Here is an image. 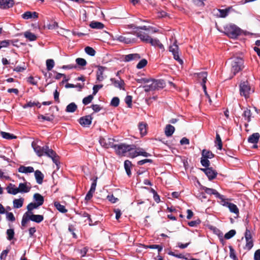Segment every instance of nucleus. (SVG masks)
I'll return each mask as SVG.
<instances>
[{"instance_id":"1","label":"nucleus","mask_w":260,"mask_h":260,"mask_svg":"<svg viewBox=\"0 0 260 260\" xmlns=\"http://www.w3.org/2000/svg\"><path fill=\"white\" fill-rule=\"evenodd\" d=\"M231 65V71L233 76H235L238 72L242 71L244 67V60L240 57H233L230 58Z\"/></svg>"},{"instance_id":"2","label":"nucleus","mask_w":260,"mask_h":260,"mask_svg":"<svg viewBox=\"0 0 260 260\" xmlns=\"http://www.w3.org/2000/svg\"><path fill=\"white\" fill-rule=\"evenodd\" d=\"M243 30L235 24H230L224 27V33L229 38L236 39L240 36Z\"/></svg>"},{"instance_id":"3","label":"nucleus","mask_w":260,"mask_h":260,"mask_svg":"<svg viewBox=\"0 0 260 260\" xmlns=\"http://www.w3.org/2000/svg\"><path fill=\"white\" fill-rule=\"evenodd\" d=\"M114 149L115 152L118 155H124L125 153L135 150L136 146L135 145H127L124 143H121L119 144H115Z\"/></svg>"},{"instance_id":"4","label":"nucleus","mask_w":260,"mask_h":260,"mask_svg":"<svg viewBox=\"0 0 260 260\" xmlns=\"http://www.w3.org/2000/svg\"><path fill=\"white\" fill-rule=\"evenodd\" d=\"M239 88L240 95L246 99L248 98L249 95L254 91L247 80L241 82Z\"/></svg>"},{"instance_id":"5","label":"nucleus","mask_w":260,"mask_h":260,"mask_svg":"<svg viewBox=\"0 0 260 260\" xmlns=\"http://www.w3.org/2000/svg\"><path fill=\"white\" fill-rule=\"evenodd\" d=\"M179 47L177 45V40L172 45L169 47V51L172 53L174 59L177 61L180 64L183 63V60L180 58L179 55Z\"/></svg>"},{"instance_id":"6","label":"nucleus","mask_w":260,"mask_h":260,"mask_svg":"<svg viewBox=\"0 0 260 260\" xmlns=\"http://www.w3.org/2000/svg\"><path fill=\"white\" fill-rule=\"evenodd\" d=\"M50 158L55 165V170H58L60 167V157L52 149H50Z\"/></svg>"},{"instance_id":"7","label":"nucleus","mask_w":260,"mask_h":260,"mask_svg":"<svg viewBox=\"0 0 260 260\" xmlns=\"http://www.w3.org/2000/svg\"><path fill=\"white\" fill-rule=\"evenodd\" d=\"M32 146L34 147L35 151L36 152L37 155L39 156L43 155H46L49 156V148L48 146L41 147L40 146L36 145L32 143Z\"/></svg>"},{"instance_id":"8","label":"nucleus","mask_w":260,"mask_h":260,"mask_svg":"<svg viewBox=\"0 0 260 260\" xmlns=\"http://www.w3.org/2000/svg\"><path fill=\"white\" fill-rule=\"evenodd\" d=\"M115 140L113 138H108L106 140L105 138L101 137L99 140V142L101 146L106 148H114L115 144L114 143Z\"/></svg>"},{"instance_id":"9","label":"nucleus","mask_w":260,"mask_h":260,"mask_svg":"<svg viewBox=\"0 0 260 260\" xmlns=\"http://www.w3.org/2000/svg\"><path fill=\"white\" fill-rule=\"evenodd\" d=\"M226 200L224 197L223 200L221 201L222 205L228 207L231 212L238 215L239 211L237 206L232 203L227 202Z\"/></svg>"},{"instance_id":"10","label":"nucleus","mask_w":260,"mask_h":260,"mask_svg":"<svg viewBox=\"0 0 260 260\" xmlns=\"http://www.w3.org/2000/svg\"><path fill=\"white\" fill-rule=\"evenodd\" d=\"M201 170L207 175L210 180L215 179L217 175V172L211 167L201 168Z\"/></svg>"},{"instance_id":"11","label":"nucleus","mask_w":260,"mask_h":260,"mask_svg":"<svg viewBox=\"0 0 260 260\" xmlns=\"http://www.w3.org/2000/svg\"><path fill=\"white\" fill-rule=\"evenodd\" d=\"M92 117L88 115L80 117L79 120V123L83 127H88L91 123Z\"/></svg>"},{"instance_id":"12","label":"nucleus","mask_w":260,"mask_h":260,"mask_svg":"<svg viewBox=\"0 0 260 260\" xmlns=\"http://www.w3.org/2000/svg\"><path fill=\"white\" fill-rule=\"evenodd\" d=\"M203 189L206 193L210 195L213 194L216 198L220 199L221 201L223 200L224 196L220 194L216 190L213 188H208L207 187H203Z\"/></svg>"},{"instance_id":"13","label":"nucleus","mask_w":260,"mask_h":260,"mask_svg":"<svg viewBox=\"0 0 260 260\" xmlns=\"http://www.w3.org/2000/svg\"><path fill=\"white\" fill-rule=\"evenodd\" d=\"M119 80H116L115 78H111L110 81L112 82L113 85L120 89L125 90L124 86L125 83L123 80L120 78Z\"/></svg>"},{"instance_id":"14","label":"nucleus","mask_w":260,"mask_h":260,"mask_svg":"<svg viewBox=\"0 0 260 260\" xmlns=\"http://www.w3.org/2000/svg\"><path fill=\"white\" fill-rule=\"evenodd\" d=\"M14 5V0H0V8L7 9L11 8Z\"/></svg>"},{"instance_id":"15","label":"nucleus","mask_w":260,"mask_h":260,"mask_svg":"<svg viewBox=\"0 0 260 260\" xmlns=\"http://www.w3.org/2000/svg\"><path fill=\"white\" fill-rule=\"evenodd\" d=\"M141 58V56L138 53H134V54H129L126 55H124L123 60L125 62L131 61L132 60H138Z\"/></svg>"},{"instance_id":"16","label":"nucleus","mask_w":260,"mask_h":260,"mask_svg":"<svg viewBox=\"0 0 260 260\" xmlns=\"http://www.w3.org/2000/svg\"><path fill=\"white\" fill-rule=\"evenodd\" d=\"M136 36L139 38L141 41L145 43H148L151 39V37L148 34L144 32L139 31L137 32Z\"/></svg>"},{"instance_id":"17","label":"nucleus","mask_w":260,"mask_h":260,"mask_svg":"<svg viewBox=\"0 0 260 260\" xmlns=\"http://www.w3.org/2000/svg\"><path fill=\"white\" fill-rule=\"evenodd\" d=\"M7 192L9 194L15 195L19 192L18 187L12 183H10L6 188Z\"/></svg>"},{"instance_id":"18","label":"nucleus","mask_w":260,"mask_h":260,"mask_svg":"<svg viewBox=\"0 0 260 260\" xmlns=\"http://www.w3.org/2000/svg\"><path fill=\"white\" fill-rule=\"evenodd\" d=\"M28 215L30 220L37 223H40L44 219V217L42 215H35L33 214L32 213H29Z\"/></svg>"},{"instance_id":"19","label":"nucleus","mask_w":260,"mask_h":260,"mask_svg":"<svg viewBox=\"0 0 260 260\" xmlns=\"http://www.w3.org/2000/svg\"><path fill=\"white\" fill-rule=\"evenodd\" d=\"M38 17V13L36 12L26 11L22 15V18L24 19H36Z\"/></svg>"},{"instance_id":"20","label":"nucleus","mask_w":260,"mask_h":260,"mask_svg":"<svg viewBox=\"0 0 260 260\" xmlns=\"http://www.w3.org/2000/svg\"><path fill=\"white\" fill-rule=\"evenodd\" d=\"M260 135L258 133H255L250 135L248 138V142L253 144H257L258 142Z\"/></svg>"},{"instance_id":"21","label":"nucleus","mask_w":260,"mask_h":260,"mask_svg":"<svg viewBox=\"0 0 260 260\" xmlns=\"http://www.w3.org/2000/svg\"><path fill=\"white\" fill-rule=\"evenodd\" d=\"M106 67L103 66H98V70L96 72V80L99 81H102L104 80L103 73Z\"/></svg>"},{"instance_id":"22","label":"nucleus","mask_w":260,"mask_h":260,"mask_svg":"<svg viewBox=\"0 0 260 260\" xmlns=\"http://www.w3.org/2000/svg\"><path fill=\"white\" fill-rule=\"evenodd\" d=\"M175 127L171 124H167L166 126L165 133L167 137L171 136L175 131Z\"/></svg>"},{"instance_id":"23","label":"nucleus","mask_w":260,"mask_h":260,"mask_svg":"<svg viewBox=\"0 0 260 260\" xmlns=\"http://www.w3.org/2000/svg\"><path fill=\"white\" fill-rule=\"evenodd\" d=\"M142 246L144 247L145 248H150V249H157L158 250V254H159L160 252L161 251V250L163 249V247L161 245H156V244H152V245H146L144 244H141Z\"/></svg>"},{"instance_id":"24","label":"nucleus","mask_w":260,"mask_h":260,"mask_svg":"<svg viewBox=\"0 0 260 260\" xmlns=\"http://www.w3.org/2000/svg\"><path fill=\"white\" fill-rule=\"evenodd\" d=\"M153 81L155 86H156V89L163 88L166 86V83L164 80H153Z\"/></svg>"},{"instance_id":"25","label":"nucleus","mask_w":260,"mask_h":260,"mask_svg":"<svg viewBox=\"0 0 260 260\" xmlns=\"http://www.w3.org/2000/svg\"><path fill=\"white\" fill-rule=\"evenodd\" d=\"M132 166V162L128 160H126L124 162V167L127 175L128 176L131 175V168Z\"/></svg>"},{"instance_id":"26","label":"nucleus","mask_w":260,"mask_h":260,"mask_svg":"<svg viewBox=\"0 0 260 260\" xmlns=\"http://www.w3.org/2000/svg\"><path fill=\"white\" fill-rule=\"evenodd\" d=\"M54 205L56 209L61 213H65L67 212L68 210L66 209L64 206L61 205L58 202H54Z\"/></svg>"},{"instance_id":"27","label":"nucleus","mask_w":260,"mask_h":260,"mask_svg":"<svg viewBox=\"0 0 260 260\" xmlns=\"http://www.w3.org/2000/svg\"><path fill=\"white\" fill-rule=\"evenodd\" d=\"M35 178L38 184H41L44 177L43 174L39 170H36L35 172Z\"/></svg>"},{"instance_id":"28","label":"nucleus","mask_w":260,"mask_h":260,"mask_svg":"<svg viewBox=\"0 0 260 260\" xmlns=\"http://www.w3.org/2000/svg\"><path fill=\"white\" fill-rule=\"evenodd\" d=\"M89 26L92 28L100 29H102L104 27V25L103 23L98 21H92L90 23Z\"/></svg>"},{"instance_id":"29","label":"nucleus","mask_w":260,"mask_h":260,"mask_svg":"<svg viewBox=\"0 0 260 260\" xmlns=\"http://www.w3.org/2000/svg\"><path fill=\"white\" fill-rule=\"evenodd\" d=\"M39 206L40 205L38 204L37 203H30L27 206V211L26 213L28 214L31 213L34 209L38 208Z\"/></svg>"},{"instance_id":"30","label":"nucleus","mask_w":260,"mask_h":260,"mask_svg":"<svg viewBox=\"0 0 260 260\" xmlns=\"http://www.w3.org/2000/svg\"><path fill=\"white\" fill-rule=\"evenodd\" d=\"M147 124L144 122H140L139 124V129L142 136H145L147 134Z\"/></svg>"},{"instance_id":"31","label":"nucleus","mask_w":260,"mask_h":260,"mask_svg":"<svg viewBox=\"0 0 260 260\" xmlns=\"http://www.w3.org/2000/svg\"><path fill=\"white\" fill-rule=\"evenodd\" d=\"M202 157L205 158H212L214 157L215 155L210 150L203 149L202 152Z\"/></svg>"},{"instance_id":"32","label":"nucleus","mask_w":260,"mask_h":260,"mask_svg":"<svg viewBox=\"0 0 260 260\" xmlns=\"http://www.w3.org/2000/svg\"><path fill=\"white\" fill-rule=\"evenodd\" d=\"M77 109V106L74 103L69 104L66 107V111L69 113H73Z\"/></svg>"},{"instance_id":"33","label":"nucleus","mask_w":260,"mask_h":260,"mask_svg":"<svg viewBox=\"0 0 260 260\" xmlns=\"http://www.w3.org/2000/svg\"><path fill=\"white\" fill-rule=\"evenodd\" d=\"M24 202L23 198L15 199L13 200V207L14 208H20L23 206Z\"/></svg>"},{"instance_id":"34","label":"nucleus","mask_w":260,"mask_h":260,"mask_svg":"<svg viewBox=\"0 0 260 260\" xmlns=\"http://www.w3.org/2000/svg\"><path fill=\"white\" fill-rule=\"evenodd\" d=\"M34 199L36 202V203H37L38 204L40 205V206L43 205L44 201V198L40 194L38 193L34 194Z\"/></svg>"},{"instance_id":"35","label":"nucleus","mask_w":260,"mask_h":260,"mask_svg":"<svg viewBox=\"0 0 260 260\" xmlns=\"http://www.w3.org/2000/svg\"><path fill=\"white\" fill-rule=\"evenodd\" d=\"M197 77L199 78V80L202 82H206L207 79V72H202L197 74Z\"/></svg>"},{"instance_id":"36","label":"nucleus","mask_w":260,"mask_h":260,"mask_svg":"<svg viewBox=\"0 0 260 260\" xmlns=\"http://www.w3.org/2000/svg\"><path fill=\"white\" fill-rule=\"evenodd\" d=\"M251 115L252 113L251 110L248 108H246L242 114V116L245 117V119L248 122L251 121Z\"/></svg>"},{"instance_id":"37","label":"nucleus","mask_w":260,"mask_h":260,"mask_svg":"<svg viewBox=\"0 0 260 260\" xmlns=\"http://www.w3.org/2000/svg\"><path fill=\"white\" fill-rule=\"evenodd\" d=\"M18 189L19 190V192H28L30 188H28L26 183H20L19 184Z\"/></svg>"},{"instance_id":"38","label":"nucleus","mask_w":260,"mask_h":260,"mask_svg":"<svg viewBox=\"0 0 260 260\" xmlns=\"http://www.w3.org/2000/svg\"><path fill=\"white\" fill-rule=\"evenodd\" d=\"M151 81H152V83L150 84L143 86L144 89V91L146 92L156 90V86H155L153 80L151 79Z\"/></svg>"},{"instance_id":"39","label":"nucleus","mask_w":260,"mask_h":260,"mask_svg":"<svg viewBox=\"0 0 260 260\" xmlns=\"http://www.w3.org/2000/svg\"><path fill=\"white\" fill-rule=\"evenodd\" d=\"M24 36L30 41H34L37 39L36 36L34 34L28 31L25 32L24 33Z\"/></svg>"},{"instance_id":"40","label":"nucleus","mask_w":260,"mask_h":260,"mask_svg":"<svg viewBox=\"0 0 260 260\" xmlns=\"http://www.w3.org/2000/svg\"><path fill=\"white\" fill-rule=\"evenodd\" d=\"M30 220L29 215L26 212L23 214L21 220V226L22 227H25L27 225V222Z\"/></svg>"},{"instance_id":"41","label":"nucleus","mask_w":260,"mask_h":260,"mask_svg":"<svg viewBox=\"0 0 260 260\" xmlns=\"http://www.w3.org/2000/svg\"><path fill=\"white\" fill-rule=\"evenodd\" d=\"M1 135L3 138L7 140H11L16 138V137L13 135V134H11L10 133L5 132H1Z\"/></svg>"},{"instance_id":"42","label":"nucleus","mask_w":260,"mask_h":260,"mask_svg":"<svg viewBox=\"0 0 260 260\" xmlns=\"http://www.w3.org/2000/svg\"><path fill=\"white\" fill-rule=\"evenodd\" d=\"M215 143L218 146V149H222V143L220 135L218 133H216V140L215 141Z\"/></svg>"},{"instance_id":"43","label":"nucleus","mask_w":260,"mask_h":260,"mask_svg":"<svg viewBox=\"0 0 260 260\" xmlns=\"http://www.w3.org/2000/svg\"><path fill=\"white\" fill-rule=\"evenodd\" d=\"M7 235V239L9 241L12 240L14 239L15 232L13 229H8L6 232Z\"/></svg>"},{"instance_id":"44","label":"nucleus","mask_w":260,"mask_h":260,"mask_svg":"<svg viewBox=\"0 0 260 260\" xmlns=\"http://www.w3.org/2000/svg\"><path fill=\"white\" fill-rule=\"evenodd\" d=\"M230 249V257L233 260H238L236 256V251L232 246H229Z\"/></svg>"},{"instance_id":"45","label":"nucleus","mask_w":260,"mask_h":260,"mask_svg":"<svg viewBox=\"0 0 260 260\" xmlns=\"http://www.w3.org/2000/svg\"><path fill=\"white\" fill-rule=\"evenodd\" d=\"M218 11L219 13V14L217 15L219 17L221 18H225L228 14L229 13V9H218Z\"/></svg>"},{"instance_id":"46","label":"nucleus","mask_w":260,"mask_h":260,"mask_svg":"<svg viewBox=\"0 0 260 260\" xmlns=\"http://www.w3.org/2000/svg\"><path fill=\"white\" fill-rule=\"evenodd\" d=\"M84 50H85V52L87 54H88L91 56H94L95 54V51L92 47L87 46L85 48Z\"/></svg>"},{"instance_id":"47","label":"nucleus","mask_w":260,"mask_h":260,"mask_svg":"<svg viewBox=\"0 0 260 260\" xmlns=\"http://www.w3.org/2000/svg\"><path fill=\"white\" fill-rule=\"evenodd\" d=\"M76 63L81 67H84L86 65L87 62L86 60L82 58H77L76 59Z\"/></svg>"},{"instance_id":"48","label":"nucleus","mask_w":260,"mask_h":260,"mask_svg":"<svg viewBox=\"0 0 260 260\" xmlns=\"http://www.w3.org/2000/svg\"><path fill=\"white\" fill-rule=\"evenodd\" d=\"M147 64V60L146 59H141L137 64V68L141 69L145 67Z\"/></svg>"},{"instance_id":"49","label":"nucleus","mask_w":260,"mask_h":260,"mask_svg":"<svg viewBox=\"0 0 260 260\" xmlns=\"http://www.w3.org/2000/svg\"><path fill=\"white\" fill-rule=\"evenodd\" d=\"M119 102L120 100L118 97H114L111 101L110 105L114 107H117L119 106Z\"/></svg>"},{"instance_id":"50","label":"nucleus","mask_w":260,"mask_h":260,"mask_svg":"<svg viewBox=\"0 0 260 260\" xmlns=\"http://www.w3.org/2000/svg\"><path fill=\"white\" fill-rule=\"evenodd\" d=\"M93 99V94L89 95L88 96L84 98L83 99V100H82L83 104L85 105H87L91 102Z\"/></svg>"},{"instance_id":"51","label":"nucleus","mask_w":260,"mask_h":260,"mask_svg":"<svg viewBox=\"0 0 260 260\" xmlns=\"http://www.w3.org/2000/svg\"><path fill=\"white\" fill-rule=\"evenodd\" d=\"M35 106H38L39 108L41 107L40 105V103L39 102H28L26 104H25L23 106L24 108H26L27 107H32Z\"/></svg>"},{"instance_id":"52","label":"nucleus","mask_w":260,"mask_h":260,"mask_svg":"<svg viewBox=\"0 0 260 260\" xmlns=\"http://www.w3.org/2000/svg\"><path fill=\"white\" fill-rule=\"evenodd\" d=\"M236 233V232L235 230H231L224 235V238L226 239H230L234 236Z\"/></svg>"},{"instance_id":"53","label":"nucleus","mask_w":260,"mask_h":260,"mask_svg":"<svg viewBox=\"0 0 260 260\" xmlns=\"http://www.w3.org/2000/svg\"><path fill=\"white\" fill-rule=\"evenodd\" d=\"M117 40L121 42H123L126 44H128L131 42V40L129 39L126 38L123 36H118Z\"/></svg>"},{"instance_id":"54","label":"nucleus","mask_w":260,"mask_h":260,"mask_svg":"<svg viewBox=\"0 0 260 260\" xmlns=\"http://www.w3.org/2000/svg\"><path fill=\"white\" fill-rule=\"evenodd\" d=\"M201 163L203 167L209 168L210 162L208 158L202 157L201 160Z\"/></svg>"},{"instance_id":"55","label":"nucleus","mask_w":260,"mask_h":260,"mask_svg":"<svg viewBox=\"0 0 260 260\" xmlns=\"http://www.w3.org/2000/svg\"><path fill=\"white\" fill-rule=\"evenodd\" d=\"M246 245H245L246 248H247L248 250H249L252 248V247L253 246V242L252 238L250 239L249 240L248 239H248H246Z\"/></svg>"},{"instance_id":"56","label":"nucleus","mask_w":260,"mask_h":260,"mask_svg":"<svg viewBox=\"0 0 260 260\" xmlns=\"http://www.w3.org/2000/svg\"><path fill=\"white\" fill-rule=\"evenodd\" d=\"M52 178L53 179V182L55 185H57L58 183L59 177L57 174L55 173V170H54L52 174Z\"/></svg>"},{"instance_id":"57","label":"nucleus","mask_w":260,"mask_h":260,"mask_svg":"<svg viewBox=\"0 0 260 260\" xmlns=\"http://www.w3.org/2000/svg\"><path fill=\"white\" fill-rule=\"evenodd\" d=\"M75 230H76L75 228H74V226L73 225H70L69 226V228H68L69 231L70 232H71V233L72 234V235L73 236V237L74 238L77 239V236L76 234V233H75Z\"/></svg>"},{"instance_id":"58","label":"nucleus","mask_w":260,"mask_h":260,"mask_svg":"<svg viewBox=\"0 0 260 260\" xmlns=\"http://www.w3.org/2000/svg\"><path fill=\"white\" fill-rule=\"evenodd\" d=\"M137 149H139L138 150V153L139 155H142L144 157H148L151 156V154L149 153L145 152L142 148H138Z\"/></svg>"},{"instance_id":"59","label":"nucleus","mask_w":260,"mask_h":260,"mask_svg":"<svg viewBox=\"0 0 260 260\" xmlns=\"http://www.w3.org/2000/svg\"><path fill=\"white\" fill-rule=\"evenodd\" d=\"M135 80L137 81V82L140 83H148L151 81V79L142 78L136 79Z\"/></svg>"},{"instance_id":"60","label":"nucleus","mask_w":260,"mask_h":260,"mask_svg":"<svg viewBox=\"0 0 260 260\" xmlns=\"http://www.w3.org/2000/svg\"><path fill=\"white\" fill-rule=\"evenodd\" d=\"M11 41L5 40L0 42L1 48L3 47H7L10 44Z\"/></svg>"},{"instance_id":"61","label":"nucleus","mask_w":260,"mask_h":260,"mask_svg":"<svg viewBox=\"0 0 260 260\" xmlns=\"http://www.w3.org/2000/svg\"><path fill=\"white\" fill-rule=\"evenodd\" d=\"M6 217L7 219L11 221H14L15 220V218L12 212H7L6 213Z\"/></svg>"},{"instance_id":"62","label":"nucleus","mask_w":260,"mask_h":260,"mask_svg":"<svg viewBox=\"0 0 260 260\" xmlns=\"http://www.w3.org/2000/svg\"><path fill=\"white\" fill-rule=\"evenodd\" d=\"M125 102L128 107H131L132 104V96L131 95H127L125 98Z\"/></svg>"},{"instance_id":"63","label":"nucleus","mask_w":260,"mask_h":260,"mask_svg":"<svg viewBox=\"0 0 260 260\" xmlns=\"http://www.w3.org/2000/svg\"><path fill=\"white\" fill-rule=\"evenodd\" d=\"M159 40L157 39H152L151 38L149 42L148 43H150L152 46H153L154 47H156L158 46V43H159Z\"/></svg>"},{"instance_id":"64","label":"nucleus","mask_w":260,"mask_h":260,"mask_svg":"<svg viewBox=\"0 0 260 260\" xmlns=\"http://www.w3.org/2000/svg\"><path fill=\"white\" fill-rule=\"evenodd\" d=\"M254 260H260V249H257L255 251L254 254Z\"/></svg>"}]
</instances>
